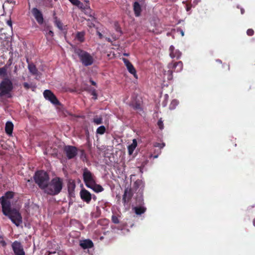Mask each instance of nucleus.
Instances as JSON below:
<instances>
[{
    "label": "nucleus",
    "instance_id": "29",
    "mask_svg": "<svg viewBox=\"0 0 255 255\" xmlns=\"http://www.w3.org/2000/svg\"><path fill=\"white\" fill-rule=\"evenodd\" d=\"M93 122L96 125H100L103 123V118L101 116H96L93 119Z\"/></svg>",
    "mask_w": 255,
    "mask_h": 255
},
{
    "label": "nucleus",
    "instance_id": "4",
    "mask_svg": "<svg viewBox=\"0 0 255 255\" xmlns=\"http://www.w3.org/2000/svg\"><path fill=\"white\" fill-rule=\"evenodd\" d=\"M6 216H7L17 227L22 223V216L19 211L15 209H12L11 212Z\"/></svg>",
    "mask_w": 255,
    "mask_h": 255
},
{
    "label": "nucleus",
    "instance_id": "25",
    "mask_svg": "<svg viewBox=\"0 0 255 255\" xmlns=\"http://www.w3.org/2000/svg\"><path fill=\"white\" fill-rule=\"evenodd\" d=\"M127 68L128 72L130 74H132L134 78H135L136 79H137L136 71L135 69L134 68V67H133V65L131 64L128 66V67Z\"/></svg>",
    "mask_w": 255,
    "mask_h": 255
},
{
    "label": "nucleus",
    "instance_id": "41",
    "mask_svg": "<svg viewBox=\"0 0 255 255\" xmlns=\"http://www.w3.org/2000/svg\"><path fill=\"white\" fill-rule=\"evenodd\" d=\"M92 95L94 96V99L95 100L97 99V94L96 93V90H94L92 92Z\"/></svg>",
    "mask_w": 255,
    "mask_h": 255
},
{
    "label": "nucleus",
    "instance_id": "14",
    "mask_svg": "<svg viewBox=\"0 0 255 255\" xmlns=\"http://www.w3.org/2000/svg\"><path fill=\"white\" fill-rule=\"evenodd\" d=\"M177 62H172L168 64V68L169 70H168V74H169L168 77V80L172 79V74L173 72H176V70L177 69Z\"/></svg>",
    "mask_w": 255,
    "mask_h": 255
},
{
    "label": "nucleus",
    "instance_id": "26",
    "mask_svg": "<svg viewBox=\"0 0 255 255\" xmlns=\"http://www.w3.org/2000/svg\"><path fill=\"white\" fill-rule=\"evenodd\" d=\"M85 32L83 31L78 32L76 34V38L80 42H83L85 40Z\"/></svg>",
    "mask_w": 255,
    "mask_h": 255
},
{
    "label": "nucleus",
    "instance_id": "60",
    "mask_svg": "<svg viewBox=\"0 0 255 255\" xmlns=\"http://www.w3.org/2000/svg\"><path fill=\"white\" fill-rule=\"evenodd\" d=\"M94 199H95L96 198V196L94 195V197H93Z\"/></svg>",
    "mask_w": 255,
    "mask_h": 255
},
{
    "label": "nucleus",
    "instance_id": "19",
    "mask_svg": "<svg viewBox=\"0 0 255 255\" xmlns=\"http://www.w3.org/2000/svg\"><path fill=\"white\" fill-rule=\"evenodd\" d=\"M26 61L28 63V68L29 72L33 75H37L38 70L35 64L33 63H29L28 59H27Z\"/></svg>",
    "mask_w": 255,
    "mask_h": 255
},
{
    "label": "nucleus",
    "instance_id": "42",
    "mask_svg": "<svg viewBox=\"0 0 255 255\" xmlns=\"http://www.w3.org/2000/svg\"><path fill=\"white\" fill-rule=\"evenodd\" d=\"M170 53H173L175 50L174 47L173 45H171L169 47Z\"/></svg>",
    "mask_w": 255,
    "mask_h": 255
},
{
    "label": "nucleus",
    "instance_id": "17",
    "mask_svg": "<svg viewBox=\"0 0 255 255\" xmlns=\"http://www.w3.org/2000/svg\"><path fill=\"white\" fill-rule=\"evenodd\" d=\"M80 245L84 249L92 248L94 246L92 241L88 239L81 242Z\"/></svg>",
    "mask_w": 255,
    "mask_h": 255
},
{
    "label": "nucleus",
    "instance_id": "10",
    "mask_svg": "<svg viewBox=\"0 0 255 255\" xmlns=\"http://www.w3.org/2000/svg\"><path fill=\"white\" fill-rule=\"evenodd\" d=\"M77 6L83 12H84L86 15L89 16L92 15V10L88 1H86V3H83L80 1Z\"/></svg>",
    "mask_w": 255,
    "mask_h": 255
},
{
    "label": "nucleus",
    "instance_id": "34",
    "mask_svg": "<svg viewBox=\"0 0 255 255\" xmlns=\"http://www.w3.org/2000/svg\"><path fill=\"white\" fill-rule=\"evenodd\" d=\"M132 107L134 110H140L141 109L140 105L138 103H135L132 105Z\"/></svg>",
    "mask_w": 255,
    "mask_h": 255
},
{
    "label": "nucleus",
    "instance_id": "13",
    "mask_svg": "<svg viewBox=\"0 0 255 255\" xmlns=\"http://www.w3.org/2000/svg\"><path fill=\"white\" fill-rule=\"evenodd\" d=\"M31 12L37 22L40 24H42L44 19L42 12L36 7L33 8L31 10Z\"/></svg>",
    "mask_w": 255,
    "mask_h": 255
},
{
    "label": "nucleus",
    "instance_id": "31",
    "mask_svg": "<svg viewBox=\"0 0 255 255\" xmlns=\"http://www.w3.org/2000/svg\"><path fill=\"white\" fill-rule=\"evenodd\" d=\"M120 216L119 215H113L112 216L111 220L113 223L117 224L120 223L119 217Z\"/></svg>",
    "mask_w": 255,
    "mask_h": 255
},
{
    "label": "nucleus",
    "instance_id": "33",
    "mask_svg": "<svg viewBox=\"0 0 255 255\" xmlns=\"http://www.w3.org/2000/svg\"><path fill=\"white\" fill-rule=\"evenodd\" d=\"M157 125H158V128H159L160 129H163V128H164V125H163V121H162V119H159V120L158 121V122H157Z\"/></svg>",
    "mask_w": 255,
    "mask_h": 255
},
{
    "label": "nucleus",
    "instance_id": "11",
    "mask_svg": "<svg viewBox=\"0 0 255 255\" xmlns=\"http://www.w3.org/2000/svg\"><path fill=\"white\" fill-rule=\"evenodd\" d=\"M81 199L87 204L90 203L92 199V195L89 191L85 188L81 189L80 192Z\"/></svg>",
    "mask_w": 255,
    "mask_h": 255
},
{
    "label": "nucleus",
    "instance_id": "18",
    "mask_svg": "<svg viewBox=\"0 0 255 255\" xmlns=\"http://www.w3.org/2000/svg\"><path fill=\"white\" fill-rule=\"evenodd\" d=\"M90 187H88V188L92 189L96 193H99L104 191L103 187L99 184H96V181H94V183L90 185Z\"/></svg>",
    "mask_w": 255,
    "mask_h": 255
},
{
    "label": "nucleus",
    "instance_id": "1",
    "mask_svg": "<svg viewBox=\"0 0 255 255\" xmlns=\"http://www.w3.org/2000/svg\"><path fill=\"white\" fill-rule=\"evenodd\" d=\"M63 188V180L60 177H56L49 181L46 187L44 190L45 193L51 196L58 195Z\"/></svg>",
    "mask_w": 255,
    "mask_h": 255
},
{
    "label": "nucleus",
    "instance_id": "22",
    "mask_svg": "<svg viewBox=\"0 0 255 255\" xmlns=\"http://www.w3.org/2000/svg\"><path fill=\"white\" fill-rule=\"evenodd\" d=\"M135 213L137 215H140L143 214L146 210V208L143 206H136L133 208Z\"/></svg>",
    "mask_w": 255,
    "mask_h": 255
},
{
    "label": "nucleus",
    "instance_id": "43",
    "mask_svg": "<svg viewBox=\"0 0 255 255\" xmlns=\"http://www.w3.org/2000/svg\"><path fill=\"white\" fill-rule=\"evenodd\" d=\"M6 2L9 3H12L14 5L16 4V1L13 0H6Z\"/></svg>",
    "mask_w": 255,
    "mask_h": 255
},
{
    "label": "nucleus",
    "instance_id": "3",
    "mask_svg": "<svg viewBox=\"0 0 255 255\" xmlns=\"http://www.w3.org/2000/svg\"><path fill=\"white\" fill-rule=\"evenodd\" d=\"M34 182L38 187L44 191L49 181V176L48 173L43 170L36 171L33 176Z\"/></svg>",
    "mask_w": 255,
    "mask_h": 255
},
{
    "label": "nucleus",
    "instance_id": "55",
    "mask_svg": "<svg viewBox=\"0 0 255 255\" xmlns=\"http://www.w3.org/2000/svg\"><path fill=\"white\" fill-rule=\"evenodd\" d=\"M253 225L255 227V218L253 220Z\"/></svg>",
    "mask_w": 255,
    "mask_h": 255
},
{
    "label": "nucleus",
    "instance_id": "2",
    "mask_svg": "<svg viewBox=\"0 0 255 255\" xmlns=\"http://www.w3.org/2000/svg\"><path fill=\"white\" fill-rule=\"evenodd\" d=\"M74 52L78 56L80 62L84 66L87 67L94 63V58L89 52L78 47L74 48Z\"/></svg>",
    "mask_w": 255,
    "mask_h": 255
},
{
    "label": "nucleus",
    "instance_id": "48",
    "mask_svg": "<svg viewBox=\"0 0 255 255\" xmlns=\"http://www.w3.org/2000/svg\"><path fill=\"white\" fill-rule=\"evenodd\" d=\"M98 34L100 38H102L103 37V35L100 32H98Z\"/></svg>",
    "mask_w": 255,
    "mask_h": 255
},
{
    "label": "nucleus",
    "instance_id": "40",
    "mask_svg": "<svg viewBox=\"0 0 255 255\" xmlns=\"http://www.w3.org/2000/svg\"><path fill=\"white\" fill-rule=\"evenodd\" d=\"M23 85L24 88L26 90H28L30 88L29 84L26 82L24 83L23 84Z\"/></svg>",
    "mask_w": 255,
    "mask_h": 255
},
{
    "label": "nucleus",
    "instance_id": "45",
    "mask_svg": "<svg viewBox=\"0 0 255 255\" xmlns=\"http://www.w3.org/2000/svg\"><path fill=\"white\" fill-rule=\"evenodd\" d=\"M11 63H12V58L9 59V60L8 61V63H7L8 66H10Z\"/></svg>",
    "mask_w": 255,
    "mask_h": 255
},
{
    "label": "nucleus",
    "instance_id": "36",
    "mask_svg": "<svg viewBox=\"0 0 255 255\" xmlns=\"http://www.w3.org/2000/svg\"><path fill=\"white\" fill-rule=\"evenodd\" d=\"M54 35V32L51 30H49L46 33V36L48 37H52Z\"/></svg>",
    "mask_w": 255,
    "mask_h": 255
},
{
    "label": "nucleus",
    "instance_id": "49",
    "mask_svg": "<svg viewBox=\"0 0 255 255\" xmlns=\"http://www.w3.org/2000/svg\"><path fill=\"white\" fill-rule=\"evenodd\" d=\"M7 24L10 26H12V22H11V20L7 21Z\"/></svg>",
    "mask_w": 255,
    "mask_h": 255
},
{
    "label": "nucleus",
    "instance_id": "6",
    "mask_svg": "<svg viewBox=\"0 0 255 255\" xmlns=\"http://www.w3.org/2000/svg\"><path fill=\"white\" fill-rule=\"evenodd\" d=\"M64 153L68 159L74 158L78 154V148L72 145H65L63 147Z\"/></svg>",
    "mask_w": 255,
    "mask_h": 255
},
{
    "label": "nucleus",
    "instance_id": "8",
    "mask_svg": "<svg viewBox=\"0 0 255 255\" xmlns=\"http://www.w3.org/2000/svg\"><path fill=\"white\" fill-rule=\"evenodd\" d=\"M0 203L2 206V211L3 214L6 216L11 212L12 209L11 208L10 203L8 200H4L3 197L0 198Z\"/></svg>",
    "mask_w": 255,
    "mask_h": 255
},
{
    "label": "nucleus",
    "instance_id": "24",
    "mask_svg": "<svg viewBox=\"0 0 255 255\" xmlns=\"http://www.w3.org/2000/svg\"><path fill=\"white\" fill-rule=\"evenodd\" d=\"M137 141L135 139L132 140V143L128 146V152L129 155H131L137 146Z\"/></svg>",
    "mask_w": 255,
    "mask_h": 255
},
{
    "label": "nucleus",
    "instance_id": "37",
    "mask_svg": "<svg viewBox=\"0 0 255 255\" xmlns=\"http://www.w3.org/2000/svg\"><path fill=\"white\" fill-rule=\"evenodd\" d=\"M247 34L249 36H252L254 34V31L253 29H249L247 31Z\"/></svg>",
    "mask_w": 255,
    "mask_h": 255
},
{
    "label": "nucleus",
    "instance_id": "51",
    "mask_svg": "<svg viewBox=\"0 0 255 255\" xmlns=\"http://www.w3.org/2000/svg\"><path fill=\"white\" fill-rule=\"evenodd\" d=\"M116 30L118 32H121V28L119 27L116 28Z\"/></svg>",
    "mask_w": 255,
    "mask_h": 255
},
{
    "label": "nucleus",
    "instance_id": "44",
    "mask_svg": "<svg viewBox=\"0 0 255 255\" xmlns=\"http://www.w3.org/2000/svg\"><path fill=\"white\" fill-rule=\"evenodd\" d=\"M140 198L141 199H139V204L142 205L143 204V199L142 196H141Z\"/></svg>",
    "mask_w": 255,
    "mask_h": 255
},
{
    "label": "nucleus",
    "instance_id": "20",
    "mask_svg": "<svg viewBox=\"0 0 255 255\" xmlns=\"http://www.w3.org/2000/svg\"><path fill=\"white\" fill-rule=\"evenodd\" d=\"M133 187L135 190L139 188V191L141 190V192H142L143 188L144 187V183L142 180L138 179L134 182L133 184Z\"/></svg>",
    "mask_w": 255,
    "mask_h": 255
},
{
    "label": "nucleus",
    "instance_id": "52",
    "mask_svg": "<svg viewBox=\"0 0 255 255\" xmlns=\"http://www.w3.org/2000/svg\"><path fill=\"white\" fill-rule=\"evenodd\" d=\"M176 104V101L175 100H174L172 102V103H171V105L172 104Z\"/></svg>",
    "mask_w": 255,
    "mask_h": 255
},
{
    "label": "nucleus",
    "instance_id": "46",
    "mask_svg": "<svg viewBox=\"0 0 255 255\" xmlns=\"http://www.w3.org/2000/svg\"><path fill=\"white\" fill-rule=\"evenodd\" d=\"M90 82L92 85H94V86L96 85V83L95 81H94L93 80H90Z\"/></svg>",
    "mask_w": 255,
    "mask_h": 255
},
{
    "label": "nucleus",
    "instance_id": "28",
    "mask_svg": "<svg viewBox=\"0 0 255 255\" xmlns=\"http://www.w3.org/2000/svg\"><path fill=\"white\" fill-rule=\"evenodd\" d=\"M14 196V193L12 191L6 192L4 196L1 197L4 198V200H7L8 199H12Z\"/></svg>",
    "mask_w": 255,
    "mask_h": 255
},
{
    "label": "nucleus",
    "instance_id": "35",
    "mask_svg": "<svg viewBox=\"0 0 255 255\" xmlns=\"http://www.w3.org/2000/svg\"><path fill=\"white\" fill-rule=\"evenodd\" d=\"M165 145V144L164 143H160L158 142H156L154 145L155 147H159L160 148H162Z\"/></svg>",
    "mask_w": 255,
    "mask_h": 255
},
{
    "label": "nucleus",
    "instance_id": "50",
    "mask_svg": "<svg viewBox=\"0 0 255 255\" xmlns=\"http://www.w3.org/2000/svg\"><path fill=\"white\" fill-rule=\"evenodd\" d=\"M137 2L139 3H143L144 2V0H137Z\"/></svg>",
    "mask_w": 255,
    "mask_h": 255
},
{
    "label": "nucleus",
    "instance_id": "27",
    "mask_svg": "<svg viewBox=\"0 0 255 255\" xmlns=\"http://www.w3.org/2000/svg\"><path fill=\"white\" fill-rule=\"evenodd\" d=\"M169 55L171 58H176L179 59L181 56V52L178 50H175L174 52L169 53Z\"/></svg>",
    "mask_w": 255,
    "mask_h": 255
},
{
    "label": "nucleus",
    "instance_id": "30",
    "mask_svg": "<svg viewBox=\"0 0 255 255\" xmlns=\"http://www.w3.org/2000/svg\"><path fill=\"white\" fill-rule=\"evenodd\" d=\"M106 132V128L105 126H101L98 128L96 130V132L97 134H99L101 135H102L105 133Z\"/></svg>",
    "mask_w": 255,
    "mask_h": 255
},
{
    "label": "nucleus",
    "instance_id": "23",
    "mask_svg": "<svg viewBox=\"0 0 255 255\" xmlns=\"http://www.w3.org/2000/svg\"><path fill=\"white\" fill-rule=\"evenodd\" d=\"M54 16V22L55 23V25L56 27H57L58 28H59L60 30H63V24L61 21V20L58 18L57 16H55V13H54L53 14Z\"/></svg>",
    "mask_w": 255,
    "mask_h": 255
},
{
    "label": "nucleus",
    "instance_id": "16",
    "mask_svg": "<svg viewBox=\"0 0 255 255\" xmlns=\"http://www.w3.org/2000/svg\"><path fill=\"white\" fill-rule=\"evenodd\" d=\"M76 187L75 182L74 180L69 181L67 184L68 191L69 194L72 196L74 195V191Z\"/></svg>",
    "mask_w": 255,
    "mask_h": 255
},
{
    "label": "nucleus",
    "instance_id": "39",
    "mask_svg": "<svg viewBox=\"0 0 255 255\" xmlns=\"http://www.w3.org/2000/svg\"><path fill=\"white\" fill-rule=\"evenodd\" d=\"M70 2L74 5L77 6L78 5V3L79 2L80 0H69Z\"/></svg>",
    "mask_w": 255,
    "mask_h": 255
},
{
    "label": "nucleus",
    "instance_id": "12",
    "mask_svg": "<svg viewBox=\"0 0 255 255\" xmlns=\"http://www.w3.org/2000/svg\"><path fill=\"white\" fill-rule=\"evenodd\" d=\"M133 196V192L130 188H126L125 189L124 194L123 196V202L125 206L129 203Z\"/></svg>",
    "mask_w": 255,
    "mask_h": 255
},
{
    "label": "nucleus",
    "instance_id": "32",
    "mask_svg": "<svg viewBox=\"0 0 255 255\" xmlns=\"http://www.w3.org/2000/svg\"><path fill=\"white\" fill-rule=\"evenodd\" d=\"M177 69L176 70V72H179L181 71L183 69V63L181 61L177 62Z\"/></svg>",
    "mask_w": 255,
    "mask_h": 255
},
{
    "label": "nucleus",
    "instance_id": "47",
    "mask_svg": "<svg viewBox=\"0 0 255 255\" xmlns=\"http://www.w3.org/2000/svg\"><path fill=\"white\" fill-rule=\"evenodd\" d=\"M47 253H49V254L50 255H52V254H54L56 253V252L55 251H53V252H52V251H48L47 252Z\"/></svg>",
    "mask_w": 255,
    "mask_h": 255
},
{
    "label": "nucleus",
    "instance_id": "7",
    "mask_svg": "<svg viewBox=\"0 0 255 255\" xmlns=\"http://www.w3.org/2000/svg\"><path fill=\"white\" fill-rule=\"evenodd\" d=\"M43 96L45 99L49 100L53 104L59 106L60 103L55 95L49 90H46L43 92Z\"/></svg>",
    "mask_w": 255,
    "mask_h": 255
},
{
    "label": "nucleus",
    "instance_id": "38",
    "mask_svg": "<svg viewBox=\"0 0 255 255\" xmlns=\"http://www.w3.org/2000/svg\"><path fill=\"white\" fill-rule=\"evenodd\" d=\"M123 61L127 67H128V66L131 64V63L130 62V61L128 59H127L126 58H123Z\"/></svg>",
    "mask_w": 255,
    "mask_h": 255
},
{
    "label": "nucleus",
    "instance_id": "54",
    "mask_svg": "<svg viewBox=\"0 0 255 255\" xmlns=\"http://www.w3.org/2000/svg\"><path fill=\"white\" fill-rule=\"evenodd\" d=\"M1 243H2L3 246H4L6 245V244L4 241L1 242Z\"/></svg>",
    "mask_w": 255,
    "mask_h": 255
},
{
    "label": "nucleus",
    "instance_id": "53",
    "mask_svg": "<svg viewBox=\"0 0 255 255\" xmlns=\"http://www.w3.org/2000/svg\"><path fill=\"white\" fill-rule=\"evenodd\" d=\"M106 39H107V40L108 42H111V39H110V38H106Z\"/></svg>",
    "mask_w": 255,
    "mask_h": 255
},
{
    "label": "nucleus",
    "instance_id": "21",
    "mask_svg": "<svg viewBox=\"0 0 255 255\" xmlns=\"http://www.w3.org/2000/svg\"><path fill=\"white\" fill-rule=\"evenodd\" d=\"M13 129V125L11 122L6 123L5 131L8 135H11Z\"/></svg>",
    "mask_w": 255,
    "mask_h": 255
},
{
    "label": "nucleus",
    "instance_id": "59",
    "mask_svg": "<svg viewBox=\"0 0 255 255\" xmlns=\"http://www.w3.org/2000/svg\"><path fill=\"white\" fill-rule=\"evenodd\" d=\"M45 255H50V254H49V253H46V254H45Z\"/></svg>",
    "mask_w": 255,
    "mask_h": 255
},
{
    "label": "nucleus",
    "instance_id": "5",
    "mask_svg": "<svg viewBox=\"0 0 255 255\" xmlns=\"http://www.w3.org/2000/svg\"><path fill=\"white\" fill-rule=\"evenodd\" d=\"M94 175L86 167L83 169V178L85 185L90 187V185L95 181Z\"/></svg>",
    "mask_w": 255,
    "mask_h": 255
},
{
    "label": "nucleus",
    "instance_id": "15",
    "mask_svg": "<svg viewBox=\"0 0 255 255\" xmlns=\"http://www.w3.org/2000/svg\"><path fill=\"white\" fill-rule=\"evenodd\" d=\"M133 10L136 17H139L141 15L142 11L141 7L137 1H135L133 4Z\"/></svg>",
    "mask_w": 255,
    "mask_h": 255
},
{
    "label": "nucleus",
    "instance_id": "57",
    "mask_svg": "<svg viewBox=\"0 0 255 255\" xmlns=\"http://www.w3.org/2000/svg\"><path fill=\"white\" fill-rule=\"evenodd\" d=\"M217 61L220 62V63H221V61L220 60H217Z\"/></svg>",
    "mask_w": 255,
    "mask_h": 255
},
{
    "label": "nucleus",
    "instance_id": "9",
    "mask_svg": "<svg viewBox=\"0 0 255 255\" xmlns=\"http://www.w3.org/2000/svg\"><path fill=\"white\" fill-rule=\"evenodd\" d=\"M12 248L15 255H25L23 247L20 242L14 241L12 244Z\"/></svg>",
    "mask_w": 255,
    "mask_h": 255
},
{
    "label": "nucleus",
    "instance_id": "58",
    "mask_svg": "<svg viewBox=\"0 0 255 255\" xmlns=\"http://www.w3.org/2000/svg\"><path fill=\"white\" fill-rule=\"evenodd\" d=\"M181 34H182V36L184 35V33H183V32L182 31H181Z\"/></svg>",
    "mask_w": 255,
    "mask_h": 255
},
{
    "label": "nucleus",
    "instance_id": "56",
    "mask_svg": "<svg viewBox=\"0 0 255 255\" xmlns=\"http://www.w3.org/2000/svg\"><path fill=\"white\" fill-rule=\"evenodd\" d=\"M124 55H125V56H128L129 55V54H128V53H124Z\"/></svg>",
    "mask_w": 255,
    "mask_h": 255
}]
</instances>
